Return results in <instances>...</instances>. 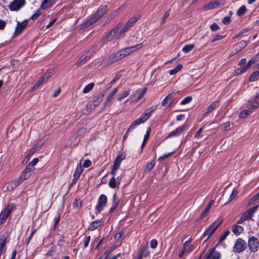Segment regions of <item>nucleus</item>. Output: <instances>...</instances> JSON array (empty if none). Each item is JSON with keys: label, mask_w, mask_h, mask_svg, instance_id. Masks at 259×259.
I'll return each mask as SVG.
<instances>
[{"label": "nucleus", "mask_w": 259, "mask_h": 259, "mask_svg": "<svg viewBox=\"0 0 259 259\" xmlns=\"http://www.w3.org/2000/svg\"><path fill=\"white\" fill-rule=\"evenodd\" d=\"M222 224V222H220L218 223L214 222L211 224L204 231L203 235H207V237L206 240H208L214 233L215 230L219 227Z\"/></svg>", "instance_id": "obj_8"}, {"label": "nucleus", "mask_w": 259, "mask_h": 259, "mask_svg": "<svg viewBox=\"0 0 259 259\" xmlns=\"http://www.w3.org/2000/svg\"><path fill=\"white\" fill-rule=\"evenodd\" d=\"M214 201L211 200L209 203L208 204L204 210L203 212L202 213L201 218H203V216L209 210L210 208H211L212 205L213 204Z\"/></svg>", "instance_id": "obj_42"}, {"label": "nucleus", "mask_w": 259, "mask_h": 259, "mask_svg": "<svg viewBox=\"0 0 259 259\" xmlns=\"http://www.w3.org/2000/svg\"><path fill=\"white\" fill-rule=\"evenodd\" d=\"M148 246L147 245H144L141 247V251L138 255V256L142 258L143 257H147L149 255V252L148 251Z\"/></svg>", "instance_id": "obj_23"}, {"label": "nucleus", "mask_w": 259, "mask_h": 259, "mask_svg": "<svg viewBox=\"0 0 259 259\" xmlns=\"http://www.w3.org/2000/svg\"><path fill=\"white\" fill-rule=\"evenodd\" d=\"M210 28L211 30L212 31H215L220 28L219 25L215 23H213L212 24H211L210 26Z\"/></svg>", "instance_id": "obj_59"}, {"label": "nucleus", "mask_w": 259, "mask_h": 259, "mask_svg": "<svg viewBox=\"0 0 259 259\" xmlns=\"http://www.w3.org/2000/svg\"><path fill=\"white\" fill-rule=\"evenodd\" d=\"M83 170V169L81 163L78 164L73 175V178H75V179H79Z\"/></svg>", "instance_id": "obj_25"}, {"label": "nucleus", "mask_w": 259, "mask_h": 259, "mask_svg": "<svg viewBox=\"0 0 259 259\" xmlns=\"http://www.w3.org/2000/svg\"><path fill=\"white\" fill-rule=\"evenodd\" d=\"M120 9V8L117 9L116 10H115L113 12L110 14L108 15V19H109L110 20H112L113 19H114L119 13Z\"/></svg>", "instance_id": "obj_43"}, {"label": "nucleus", "mask_w": 259, "mask_h": 259, "mask_svg": "<svg viewBox=\"0 0 259 259\" xmlns=\"http://www.w3.org/2000/svg\"><path fill=\"white\" fill-rule=\"evenodd\" d=\"M119 185V183L117 182L115 177H112L109 182V186L111 188H115Z\"/></svg>", "instance_id": "obj_32"}, {"label": "nucleus", "mask_w": 259, "mask_h": 259, "mask_svg": "<svg viewBox=\"0 0 259 259\" xmlns=\"http://www.w3.org/2000/svg\"><path fill=\"white\" fill-rule=\"evenodd\" d=\"M131 27V25L129 23H126L124 26L121 29L119 32L117 34L116 38V39H120L123 37L124 33L126 32L128 29Z\"/></svg>", "instance_id": "obj_19"}, {"label": "nucleus", "mask_w": 259, "mask_h": 259, "mask_svg": "<svg viewBox=\"0 0 259 259\" xmlns=\"http://www.w3.org/2000/svg\"><path fill=\"white\" fill-rule=\"evenodd\" d=\"M248 68H249L247 67L246 65L244 66L239 67L238 69L234 71V74L235 75H239L244 73Z\"/></svg>", "instance_id": "obj_29"}, {"label": "nucleus", "mask_w": 259, "mask_h": 259, "mask_svg": "<svg viewBox=\"0 0 259 259\" xmlns=\"http://www.w3.org/2000/svg\"><path fill=\"white\" fill-rule=\"evenodd\" d=\"M222 22L223 24H224L225 25H228L230 23L231 19L229 17H228V16L225 17L222 20Z\"/></svg>", "instance_id": "obj_62"}, {"label": "nucleus", "mask_w": 259, "mask_h": 259, "mask_svg": "<svg viewBox=\"0 0 259 259\" xmlns=\"http://www.w3.org/2000/svg\"><path fill=\"white\" fill-rule=\"evenodd\" d=\"M90 240H91L90 236H86L85 237V241L84 243V246H83V247L84 248H87L89 246V243L90 242Z\"/></svg>", "instance_id": "obj_60"}, {"label": "nucleus", "mask_w": 259, "mask_h": 259, "mask_svg": "<svg viewBox=\"0 0 259 259\" xmlns=\"http://www.w3.org/2000/svg\"><path fill=\"white\" fill-rule=\"evenodd\" d=\"M15 208L14 204H8L7 207L0 213V225L3 224Z\"/></svg>", "instance_id": "obj_5"}, {"label": "nucleus", "mask_w": 259, "mask_h": 259, "mask_svg": "<svg viewBox=\"0 0 259 259\" xmlns=\"http://www.w3.org/2000/svg\"><path fill=\"white\" fill-rule=\"evenodd\" d=\"M183 67L182 64H178L175 68L171 69L169 71L170 75H174L176 74L179 71H180Z\"/></svg>", "instance_id": "obj_39"}, {"label": "nucleus", "mask_w": 259, "mask_h": 259, "mask_svg": "<svg viewBox=\"0 0 259 259\" xmlns=\"http://www.w3.org/2000/svg\"><path fill=\"white\" fill-rule=\"evenodd\" d=\"M103 99V96H99L96 97V99L93 102V103L91 104V107L93 106V108H95L99 104L102 102Z\"/></svg>", "instance_id": "obj_28"}, {"label": "nucleus", "mask_w": 259, "mask_h": 259, "mask_svg": "<svg viewBox=\"0 0 259 259\" xmlns=\"http://www.w3.org/2000/svg\"><path fill=\"white\" fill-rule=\"evenodd\" d=\"M172 153H173L172 152H171V153H169L168 154H165L163 155L160 156L158 158V160L159 161H162L164 160V159H165L168 157H169V156H170L171 155H172Z\"/></svg>", "instance_id": "obj_54"}, {"label": "nucleus", "mask_w": 259, "mask_h": 259, "mask_svg": "<svg viewBox=\"0 0 259 259\" xmlns=\"http://www.w3.org/2000/svg\"><path fill=\"white\" fill-rule=\"evenodd\" d=\"M248 245L249 249L251 252H256L259 247L258 239L254 236H251L248 238Z\"/></svg>", "instance_id": "obj_7"}, {"label": "nucleus", "mask_w": 259, "mask_h": 259, "mask_svg": "<svg viewBox=\"0 0 259 259\" xmlns=\"http://www.w3.org/2000/svg\"><path fill=\"white\" fill-rule=\"evenodd\" d=\"M155 108L153 109H148L146 110L144 113L138 119L134 120L130 126V130H134L138 125L145 122L150 116L151 114L154 111Z\"/></svg>", "instance_id": "obj_1"}, {"label": "nucleus", "mask_w": 259, "mask_h": 259, "mask_svg": "<svg viewBox=\"0 0 259 259\" xmlns=\"http://www.w3.org/2000/svg\"><path fill=\"white\" fill-rule=\"evenodd\" d=\"M97 50V46H94L93 48L91 49L89 51V55H83L80 57L79 60L76 62V64L78 66H80L81 65L86 63V62L91 58L94 52Z\"/></svg>", "instance_id": "obj_9"}, {"label": "nucleus", "mask_w": 259, "mask_h": 259, "mask_svg": "<svg viewBox=\"0 0 259 259\" xmlns=\"http://www.w3.org/2000/svg\"><path fill=\"white\" fill-rule=\"evenodd\" d=\"M192 97L190 96H188L183 99L180 102L181 105H185L190 103L192 101Z\"/></svg>", "instance_id": "obj_45"}, {"label": "nucleus", "mask_w": 259, "mask_h": 259, "mask_svg": "<svg viewBox=\"0 0 259 259\" xmlns=\"http://www.w3.org/2000/svg\"><path fill=\"white\" fill-rule=\"evenodd\" d=\"M194 247L192 245H188V241L183 244L182 250L179 253V257L182 258L186 253H189L193 251Z\"/></svg>", "instance_id": "obj_15"}, {"label": "nucleus", "mask_w": 259, "mask_h": 259, "mask_svg": "<svg viewBox=\"0 0 259 259\" xmlns=\"http://www.w3.org/2000/svg\"><path fill=\"white\" fill-rule=\"evenodd\" d=\"M138 19H139L138 18L134 17V18H132L129 21H128L126 23H129V24H131V27H132L133 25H134L136 23V22L138 21Z\"/></svg>", "instance_id": "obj_63"}, {"label": "nucleus", "mask_w": 259, "mask_h": 259, "mask_svg": "<svg viewBox=\"0 0 259 259\" xmlns=\"http://www.w3.org/2000/svg\"><path fill=\"white\" fill-rule=\"evenodd\" d=\"M38 159L37 158H34L30 163L27 164V166L29 168H32L34 170V166L38 163Z\"/></svg>", "instance_id": "obj_41"}, {"label": "nucleus", "mask_w": 259, "mask_h": 259, "mask_svg": "<svg viewBox=\"0 0 259 259\" xmlns=\"http://www.w3.org/2000/svg\"><path fill=\"white\" fill-rule=\"evenodd\" d=\"M230 233V231L229 230H226L224 234L221 236L219 243H221L226 238V237L229 235Z\"/></svg>", "instance_id": "obj_46"}, {"label": "nucleus", "mask_w": 259, "mask_h": 259, "mask_svg": "<svg viewBox=\"0 0 259 259\" xmlns=\"http://www.w3.org/2000/svg\"><path fill=\"white\" fill-rule=\"evenodd\" d=\"M258 206H254L247 211H246L242 215V216L246 220H249L251 219L254 213L257 210Z\"/></svg>", "instance_id": "obj_18"}, {"label": "nucleus", "mask_w": 259, "mask_h": 259, "mask_svg": "<svg viewBox=\"0 0 259 259\" xmlns=\"http://www.w3.org/2000/svg\"><path fill=\"white\" fill-rule=\"evenodd\" d=\"M250 113V111L248 110H243L242 112H241L240 114V117L242 118H244L246 117Z\"/></svg>", "instance_id": "obj_51"}, {"label": "nucleus", "mask_w": 259, "mask_h": 259, "mask_svg": "<svg viewBox=\"0 0 259 259\" xmlns=\"http://www.w3.org/2000/svg\"><path fill=\"white\" fill-rule=\"evenodd\" d=\"M220 258V253L215 251L214 249H213L207 256V259H219Z\"/></svg>", "instance_id": "obj_26"}, {"label": "nucleus", "mask_w": 259, "mask_h": 259, "mask_svg": "<svg viewBox=\"0 0 259 259\" xmlns=\"http://www.w3.org/2000/svg\"><path fill=\"white\" fill-rule=\"evenodd\" d=\"M36 231V230L35 229H33L31 231V232L29 237L27 238V241H26V245H27L29 243V242H30V240H31L33 235L35 233Z\"/></svg>", "instance_id": "obj_55"}, {"label": "nucleus", "mask_w": 259, "mask_h": 259, "mask_svg": "<svg viewBox=\"0 0 259 259\" xmlns=\"http://www.w3.org/2000/svg\"><path fill=\"white\" fill-rule=\"evenodd\" d=\"M157 241L156 239H153L150 242V246L152 248L155 249L157 247Z\"/></svg>", "instance_id": "obj_57"}, {"label": "nucleus", "mask_w": 259, "mask_h": 259, "mask_svg": "<svg viewBox=\"0 0 259 259\" xmlns=\"http://www.w3.org/2000/svg\"><path fill=\"white\" fill-rule=\"evenodd\" d=\"M55 0H44L41 8L42 9H45L50 7L54 3Z\"/></svg>", "instance_id": "obj_31"}, {"label": "nucleus", "mask_w": 259, "mask_h": 259, "mask_svg": "<svg viewBox=\"0 0 259 259\" xmlns=\"http://www.w3.org/2000/svg\"><path fill=\"white\" fill-rule=\"evenodd\" d=\"M125 158V156L124 155H123L122 154H118L117 156V157H116V159H115L114 161L117 162L121 164V161L123 159H124Z\"/></svg>", "instance_id": "obj_47"}, {"label": "nucleus", "mask_w": 259, "mask_h": 259, "mask_svg": "<svg viewBox=\"0 0 259 259\" xmlns=\"http://www.w3.org/2000/svg\"><path fill=\"white\" fill-rule=\"evenodd\" d=\"M155 163H156V162L154 160H152L150 162H148L145 167V171H146V172L150 171L153 169L154 166H155Z\"/></svg>", "instance_id": "obj_33"}, {"label": "nucleus", "mask_w": 259, "mask_h": 259, "mask_svg": "<svg viewBox=\"0 0 259 259\" xmlns=\"http://www.w3.org/2000/svg\"><path fill=\"white\" fill-rule=\"evenodd\" d=\"M130 90L125 91L118 98V100L121 101L130 95Z\"/></svg>", "instance_id": "obj_48"}, {"label": "nucleus", "mask_w": 259, "mask_h": 259, "mask_svg": "<svg viewBox=\"0 0 259 259\" xmlns=\"http://www.w3.org/2000/svg\"><path fill=\"white\" fill-rule=\"evenodd\" d=\"M195 48L194 44H189L185 45L182 49L183 52L185 53H188L192 51Z\"/></svg>", "instance_id": "obj_35"}, {"label": "nucleus", "mask_w": 259, "mask_h": 259, "mask_svg": "<svg viewBox=\"0 0 259 259\" xmlns=\"http://www.w3.org/2000/svg\"><path fill=\"white\" fill-rule=\"evenodd\" d=\"M45 79V77H44L41 78L40 79H39L36 83L35 84V85L33 86L32 88V90H34L35 89H37L44 81V79Z\"/></svg>", "instance_id": "obj_53"}, {"label": "nucleus", "mask_w": 259, "mask_h": 259, "mask_svg": "<svg viewBox=\"0 0 259 259\" xmlns=\"http://www.w3.org/2000/svg\"><path fill=\"white\" fill-rule=\"evenodd\" d=\"M187 126V125L185 123L181 126H179L175 130L170 132L167 138H169L180 136L186 129Z\"/></svg>", "instance_id": "obj_14"}, {"label": "nucleus", "mask_w": 259, "mask_h": 259, "mask_svg": "<svg viewBox=\"0 0 259 259\" xmlns=\"http://www.w3.org/2000/svg\"><path fill=\"white\" fill-rule=\"evenodd\" d=\"M243 228L237 224H235L232 227V232L236 236L239 235L243 231Z\"/></svg>", "instance_id": "obj_22"}, {"label": "nucleus", "mask_w": 259, "mask_h": 259, "mask_svg": "<svg viewBox=\"0 0 259 259\" xmlns=\"http://www.w3.org/2000/svg\"><path fill=\"white\" fill-rule=\"evenodd\" d=\"M120 201L119 198L116 196L115 194L113 195V204L115 205V206H118L119 202Z\"/></svg>", "instance_id": "obj_56"}, {"label": "nucleus", "mask_w": 259, "mask_h": 259, "mask_svg": "<svg viewBox=\"0 0 259 259\" xmlns=\"http://www.w3.org/2000/svg\"><path fill=\"white\" fill-rule=\"evenodd\" d=\"M28 24L27 20H24L22 22H17V25L15 28L14 35L18 36L25 29Z\"/></svg>", "instance_id": "obj_13"}, {"label": "nucleus", "mask_w": 259, "mask_h": 259, "mask_svg": "<svg viewBox=\"0 0 259 259\" xmlns=\"http://www.w3.org/2000/svg\"><path fill=\"white\" fill-rule=\"evenodd\" d=\"M91 161L89 159H86L84 161L83 163V167L87 168L90 167L91 165Z\"/></svg>", "instance_id": "obj_61"}, {"label": "nucleus", "mask_w": 259, "mask_h": 259, "mask_svg": "<svg viewBox=\"0 0 259 259\" xmlns=\"http://www.w3.org/2000/svg\"><path fill=\"white\" fill-rule=\"evenodd\" d=\"M94 83H90L87 85H86L83 90V93L87 94L90 92L94 88Z\"/></svg>", "instance_id": "obj_38"}, {"label": "nucleus", "mask_w": 259, "mask_h": 259, "mask_svg": "<svg viewBox=\"0 0 259 259\" xmlns=\"http://www.w3.org/2000/svg\"><path fill=\"white\" fill-rule=\"evenodd\" d=\"M107 197L104 194H101L98 198V204L95 207L96 213H100L106 206Z\"/></svg>", "instance_id": "obj_6"}, {"label": "nucleus", "mask_w": 259, "mask_h": 259, "mask_svg": "<svg viewBox=\"0 0 259 259\" xmlns=\"http://www.w3.org/2000/svg\"><path fill=\"white\" fill-rule=\"evenodd\" d=\"M237 194H238L237 190L235 189H233V190L232 192V193L231 194V195L230 196L229 202L232 201L235 198V197L237 195Z\"/></svg>", "instance_id": "obj_49"}, {"label": "nucleus", "mask_w": 259, "mask_h": 259, "mask_svg": "<svg viewBox=\"0 0 259 259\" xmlns=\"http://www.w3.org/2000/svg\"><path fill=\"white\" fill-rule=\"evenodd\" d=\"M221 4V3L219 1H214L205 5L203 8L205 11L210 10L218 8Z\"/></svg>", "instance_id": "obj_16"}, {"label": "nucleus", "mask_w": 259, "mask_h": 259, "mask_svg": "<svg viewBox=\"0 0 259 259\" xmlns=\"http://www.w3.org/2000/svg\"><path fill=\"white\" fill-rule=\"evenodd\" d=\"M118 90V88L117 87L115 88L113 91L108 96L107 99H106V102H110L114 96L116 94Z\"/></svg>", "instance_id": "obj_40"}, {"label": "nucleus", "mask_w": 259, "mask_h": 259, "mask_svg": "<svg viewBox=\"0 0 259 259\" xmlns=\"http://www.w3.org/2000/svg\"><path fill=\"white\" fill-rule=\"evenodd\" d=\"M34 171L32 168H29L27 166L22 172L20 176L16 180L12 181L11 183L12 188L19 185L24 180L28 179L31 175L32 172Z\"/></svg>", "instance_id": "obj_2"}, {"label": "nucleus", "mask_w": 259, "mask_h": 259, "mask_svg": "<svg viewBox=\"0 0 259 259\" xmlns=\"http://www.w3.org/2000/svg\"><path fill=\"white\" fill-rule=\"evenodd\" d=\"M248 105L249 108L255 109L258 107L259 103L254 99H250L248 101Z\"/></svg>", "instance_id": "obj_27"}, {"label": "nucleus", "mask_w": 259, "mask_h": 259, "mask_svg": "<svg viewBox=\"0 0 259 259\" xmlns=\"http://www.w3.org/2000/svg\"><path fill=\"white\" fill-rule=\"evenodd\" d=\"M25 4V0H13L9 5V8L11 11H18L24 6Z\"/></svg>", "instance_id": "obj_11"}, {"label": "nucleus", "mask_w": 259, "mask_h": 259, "mask_svg": "<svg viewBox=\"0 0 259 259\" xmlns=\"http://www.w3.org/2000/svg\"><path fill=\"white\" fill-rule=\"evenodd\" d=\"M102 220H97L93 221L89 226V230L93 231L102 225Z\"/></svg>", "instance_id": "obj_20"}, {"label": "nucleus", "mask_w": 259, "mask_h": 259, "mask_svg": "<svg viewBox=\"0 0 259 259\" xmlns=\"http://www.w3.org/2000/svg\"><path fill=\"white\" fill-rule=\"evenodd\" d=\"M247 11L246 7L244 5L242 6L237 11L236 14L239 16L243 15Z\"/></svg>", "instance_id": "obj_36"}, {"label": "nucleus", "mask_w": 259, "mask_h": 259, "mask_svg": "<svg viewBox=\"0 0 259 259\" xmlns=\"http://www.w3.org/2000/svg\"><path fill=\"white\" fill-rule=\"evenodd\" d=\"M82 201L80 199H76L73 203V207L74 208H80L81 206Z\"/></svg>", "instance_id": "obj_44"}, {"label": "nucleus", "mask_w": 259, "mask_h": 259, "mask_svg": "<svg viewBox=\"0 0 259 259\" xmlns=\"http://www.w3.org/2000/svg\"><path fill=\"white\" fill-rule=\"evenodd\" d=\"M118 61V60L115 53L112 54L108 57L104 58L101 62L100 65L103 67H105L110 64Z\"/></svg>", "instance_id": "obj_10"}, {"label": "nucleus", "mask_w": 259, "mask_h": 259, "mask_svg": "<svg viewBox=\"0 0 259 259\" xmlns=\"http://www.w3.org/2000/svg\"><path fill=\"white\" fill-rule=\"evenodd\" d=\"M37 147L36 145L34 146V147L30 149L25 157V159H26V161H27L31 156L34 154V152H35L37 150Z\"/></svg>", "instance_id": "obj_34"}, {"label": "nucleus", "mask_w": 259, "mask_h": 259, "mask_svg": "<svg viewBox=\"0 0 259 259\" xmlns=\"http://www.w3.org/2000/svg\"><path fill=\"white\" fill-rule=\"evenodd\" d=\"M122 23H118V25L113 29H112L109 33H108L104 38L105 42L111 40L115 36L119 29L122 26Z\"/></svg>", "instance_id": "obj_12"}, {"label": "nucleus", "mask_w": 259, "mask_h": 259, "mask_svg": "<svg viewBox=\"0 0 259 259\" xmlns=\"http://www.w3.org/2000/svg\"><path fill=\"white\" fill-rule=\"evenodd\" d=\"M146 91V88L137 91L134 95V97L136 99L134 100V102H137L139 100H140L145 94Z\"/></svg>", "instance_id": "obj_24"}, {"label": "nucleus", "mask_w": 259, "mask_h": 259, "mask_svg": "<svg viewBox=\"0 0 259 259\" xmlns=\"http://www.w3.org/2000/svg\"><path fill=\"white\" fill-rule=\"evenodd\" d=\"M246 248V243L242 238H238L233 247V251L235 253H239L244 251Z\"/></svg>", "instance_id": "obj_4"}, {"label": "nucleus", "mask_w": 259, "mask_h": 259, "mask_svg": "<svg viewBox=\"0 0 259 259\" xmlns=\"http://www.w3.org/2000/svg\"><path fill=\"white\" fill-rule=\"evenodd\" d=\"M121 76V74L119 72L117 73L116 74L114 78L111 81V84L114 83L116 81H117L120 78Z\"/></svg>", "instance_id": "obj_64"}, {"label": "nucleus", "mask_w": 259, "mask_h": 259, "mask_svg": "<svg viewBox=\"0 0 259 259\" xmlns=\"http://www.w3.org/2000/svg\"><path fill=\"white\" fill-rule=\"evenodd\" d=\"M225 36V35L222 36L220 34L215 35V36L213 37V38L211 40V42H213L216 41H218V40L222 39L223 38H224Z\"/></svg>", "instance_id": "obj_58"}, {"label": "nucleus", "mask_w": 259, "mask_h": 259, "mask_svg": "<svg viewBox=\"0 0 259 259\" xmlns=\"http://www.w3.org/2000/svg\"><path fill=\"white\" fill-rule=\"evenodd\" d=\"M259 77V72L254 71L249 77L250 81H254L256 80Z\"/></svg>", "instance_id": "obj_37"}, {"label": "nucleus", "mask_w": 259, "mask_h": 259, "mask_svg": "<svg viewBox=\"0 0 259 259\" xmlns=\"http://www.w3.org/2000/svg\"><path fill=\"white\" fill-rule=\"evenodd\" d=\"M170 12V9H168L165 12V13L164 14V15L162 18L161 24H163L165 22L167 18H168V17L169 16Z\"/></svg>", "instance_id": "obj_50"}, {"label": "nucleus", "mask_w": 259, "mask_h": 259, "mask_svg": "<svg viewBox=\"0 0 259 259\" xmlns=\"http://www.w3.org/2000/svg\"><path fill=\"white\" fill-rule=\"evenodd\" d=\"M174 98L172 94L167 95L162 101V105L166 107L170 106L173 102Z\"/></svg>", "instance_id": "obj_17"}, {"label": "nucleus", "mask_w": 259, "mask_h": 259, "mask_svg": "<svg viewBox=\"0 0 259 259\" xmlns=\"http://www.w3.org/2000/svg\"><path fill=\"white\" fill-rule=\"evenodd\" d=\"M107 11L108 7L106 5L101 6L94 15L88 20L87 25H91L95 23L98 20L100 19Z\"/></svg>", "instance_id": "obj_3"}, {"label": "nucleus", "mask_w": 259, "mask_h": 259, "mask_svg": "<svg viewBox=\"0 0 259 259\" xmlns=\"http://www.w3.org/2000/svg\"><path fill=\"white\" fill-rule=\"evenodd\" d=\"M259 60V53L253 57L247 63V67L249 68L251 65L254 64Z\"/></svg>", "instance_id": "obj_30"}, {"label": "nucleus", "mask_w": 259, "mask_h": 259, "mask_svg": "<svg viewBox=\"0 0 259 259\" xmlns=\"http://www.w3.org/2000/svg\"><path fill=\"white\" fill-rule=\"evenodd\" d=\"M219 100H216L213 102L207 108H206L205 114H208L213 111L217 107L219 106Z\"/></svg>", "instance_id": "obj_21"}, {"label": "nucleus", "mask_w": 259, "mask_h": 259, "mask_svg": "<svg viewBox=\"0 0 259 259\" xmlns=\"http://www.w3.org/2000/svg\"><path fill=\"white\" fill-rule=\"evenodd\" d=\"M250 42V41L242 40L239 43L240 50H241L246 47L247 45Z\"/></svg>", "instance_id": "obj_52"}]
</instances>
